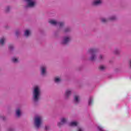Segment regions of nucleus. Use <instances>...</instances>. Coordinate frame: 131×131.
I'll use <instances>...</instances> for the list:
<instances>
[{"mask_svg": "<svg viewBox=\"0 0 131 131\" xmlns=\"http://www.w3.org/2000/svg\"><path fill=\"white\" fill-rule=\"evenodd\" d=\"M33 95L34 101L37 102L39 99V95H40V90H39L38 86H36L34 88Z\"/></svg>", "mask_w": 131, "mask_h": 131, "instance_id": "nucleus-1", "label": "nucleus"}, {"mask_svg": "<svg viewBox=\"0 0 131 131\" xmlns=\"http://www.w3.org/2000/svg\"><path fill=\"white\" fill-rule=\"evenodd\" d=\"M35 126L36 128L40 127V125L42 123V118L40 116H37L35 118L34 120Z\"/></svg>", "mask_w": 131, "mask_h": 131, "instance_id": "nucleus-2", "label": "nucleus"}, {"mask_svg": "<svg viewBox=\"0 0 131 131\" xmlns=\"http://www.w3.org/2000/svg\"><path fill=\"white\" fill-rule=\"evenodd\" d=\"M96 53H97V49H90L89 50V53L91 54V57L90 60L91 61H95L97 58V56L96 55Z\"/></svg>", "mask_w": 131, "mask_h": 131, "instance_id": "nucleus-3", "label": "nucleus"}, {"mask_svg": "<svg viewBox=\"0 0 131 131\" xmlns=\"http://www.w3.org/2000/svg\"><path fill=\"white\" fill-rule=\"evenodd\" d=\"M27 3V7L29 8H33L36 5L35 0H25Z\"/></svg>", "mask_w": 131, "mask_h": 131, "instance_id": "nucleus-4", "label": "nucleus"}, {"mask_svg": "<svg viewBox=\"0 0 131 131\" xmlns=\"http://www.w3.org/2000/svg\"><path fill=\"white\" fill-rule=\"evenodd\" d=\"M49 23L52 25H59V27H62L64 26V23H58L54 20H50Z\"/></svg>", "mask_w": 131, "mask_h": 131, "instance_id": "nucleus-5", "label": "nucleus"}, {"mask_svg": "<svg viewBox=\"0 0 131 131\" xmlns=\"http://www.w3.org/2000/svg\"><path fill=\"white\" fill-rule=\"evenodd\" d=\"M66 122H67V119L62 118L61 119V122L58 123L57 124V125L59 127H61V126H62V125H63V124H65V123H66Z\"/></svg>", "mask_w": 131, "mask_h": 131, "instance_id": "nucleus-6", "label": "nucleus"}, {"mask_svg": "<svg viewBox=\"0 0 131 131\" xmlns=\"http://www.w3.org/2000/svg\"><path fill=\"white\" fill-rule=\"evenodd\" d=\"M69 41H70V38L68 37H64L62 41V43L63 45H66V43H68Z\"/></svg>", "mask_w": 131, "mask_h": 131, "instance_id": "nucleus-7", "label": "nucleus"}, {"mask_svg": "<svg viewBox=\"0 0 131 131\" xmlns=\"http://www.w3.org/2000/svg\"><path fill=\"white\" fill-rule=\"evenodd\" d=\"M102 4V0H95L93 2V6H99Z\"/></svg>", "mask_w": 131, "mask_h": 131, "instance_id": "nucleus-8", "label": "nucleus"}, {"mask_svg": "<svg viewBox=\"0 0 131 131\" xmlns=\"http://www.w3.org/2000/svg\"><path fill=\"white\" fill-rule=\"evenodd\" d=\"M80 101V98L78 95H75L74 96V101L76 104H77L79 103V101Z\"/></svg>", "mask_w": 131, "mask_h": 131, "instance_id": "nucleus-9", "label": "nucleus"}, {"mask_svg": "<svg viewBox=\"0 0 131 131\" xmlns=\"http://www.w3.org/2000/svg\"><path fill=\"white\" fill-rule=\"evenodd\" d=\"M46 67H41V75H45V74H46Z\"/></svg>", "mask_w": 131, "mask_h": 131, "instance_id": "nucleus-10", "label": "nucleus"}, {"mask_svg": "<svg viewBox=\"0 0 131 131\" xmlns=\"http://www.w3.org/2000/svg\"><path fill=\"white\" fill-rule=\"evenodd\" d=\"M16 114L17 117H20L21 116V111H20V108H18L16 111Z\"/></svg>", "mask_w": 131, "mask_h": 131, "instance_id": "nucleus-11", "label": "nucleus"}, {"mask_svg": "<svg viewBox=\"0 0 131 131\" xmlns=\"http://www.w3.org/2000/svg\"><path fill=\"white\" fill-rule=\"evenodd\" d=\"M6 41V38L5 37H3L0 39V45L1 46H4L5 44V41Z\"/></svg>", "mask_w": 131, "mask_h": 131, "instance_id": "nucleus-12", "label": "nucleus"}, {"mask_svg": "<svg viewBox=\"0 0 131 131\" xmlns=\"http://www.w3.org/2000/svg\"><path fill=\"white\" fill-rule=\"evenodd\" d=\"M70 95H71V91L68 90H67L66 92V96L67 97V98H68V97H69V96H70Z\"/></svg>", "mask_w": 131, "mask_h": 131, "instance_id": "nucleus-13", "label": "nucleus"}, {"mask_svg": "<svg viewBox=\"0 0 131 131\" xmlns=\"http://www.w3.org/2000/svg\"><path fill=\"white\" fill-rule=\"evenodd\" d=\"M78 123L77 122H72L70 123V126H77Z\"/></svg>", "mask_w": 131, "mask_h": 131, "instance_id": "nucleus-14", "label": "nucleus"}, {"mask_svg": "<svg viewBox=\"0 0 131 131\" xmlns=\"http://www.w3.org/2000/svg\"><path fill=\"white\" fill-rule=\"evenodd\" d=\"M25 35L26 36V37H28L29 35H30V32L29 31V30H26V31L25 32Z\"/></svg>", "mask_w": 131, "mask_h": 131, "instance_id": "nucleus-15", "label": "nucleus"}, {"mask_svg": "<svg viewBox=\"0 0 131 131\" xmlns=\"http://www.w3.org/2000/svg\"><path fill=\"white\" fill-rule=\"evenodd\" d=\"M88 104L89 105H92L93 104V99L92 98H90L88 101Z\"/></svg>", "mask_w": 131, "mask_h": 131, "instance_id": "nucleus-16", "label": "nucleus"}, {"mask_svg": "<svg viewBox=\"0 0 131 131\" xmlns=\"http://www.w3.org/2000/svg\"><path fill=\"white\" fill-rule=\"evenodd\" d=\"M12 61L13 62V63H17V62H18V59H17L16 58H13Z\"/></svg>", "mask_w": 131, "mask_h": 131, "instance_id": "nucleus-17", "label": "nucleus"}, {"mask_svg": "<svg viewBox=\"0 0 131 131\" xmlns=\"http://www.w3.org/2000/svg\"><path fill=\"white\" fill-rule=\"evenodd\" d=\"M55 82H60V81H61V79L59 78H55Z\"/></svg>", "mask_w": 131, "mask_h": 131, "instance_id": "nucleus-18", "label": "nucleus"}, {"mask_svg": "<svg viewBox=\"0 0 131 131\" xmlns=\"http://www.w3.org/2000/svg\"><path fill=\"white\" fill-rule=\"evenodd\" d=\"M105 68H106V67H105L104 66H101L99 67L100 70H104Z\"/></svg>", "mask_w": 131, "mask_h": 131, "instance_id": "nucleus-19", "label": "nucleus"}, {"mask_svg": "<svg viewBox=\"0 0 131 131\" xmlns=\"http://www.w3.org/2000/svg\"><path fill=\"white\" fill-rule=\"evenodd\" d=\"M116 19V17L115 16H112V17H111L109 20L110 21H113L114 20H115Z\"/></svg>", "mask_w": 131, "mask_h": 131, "instance_id": "nucleus-20", "label": "nucleus"}, {"mask_svg": "<svg viewBox=\"0 0 131 131\" xmlns=\"http://www.w3.org/2000/svg\"><path fill=\"white\" fill-rule=\"evenodd\" d=\"M101 21L103 22V23H106V22H107V19H106V18H102L101 19Z\"/></svg>", "mask_w": 131, "mask_h": 131, "instance_id": "nucleus-21", "label": "nucleus"}, {"mask_svg": "<svg viewBox=\"0 0 131 131\" xmlns=\"http://www.w3.org/2000/svg\"><path fill=\"white\" fill-rule=\"evenodd\" d=\"M69 31H70V29L69 28H67V29H66L65 30H64V32H69Z\"/></svg>", "mask_w": 131, "mask_h": 131, "instance_id": "nucleus-22", "label": "nucleus"}, {"mask_svg": "<svg viewBox=\"0 0 131 131\" xmlns=\"http://www.w3.org/2000/svg\"><path fill=\"white\" fill-rule=\"evenodd\" d=\"M13 45H10L9 46V49L10 50H12L13 49Z\"/></svg>", "mask_w": 131, "mask_h": 131, "instance_id": "nucleus-23", "label": "nucleus"}, {"mask_svg": "<svg viewBox=\"0 0 131 131\" xmlns=\"http://www.w3.org/2000/svg\"><path fill=\"white\" fill-rule=\"evenodd\" d=\"M9 11H10V7H7L6 9V12H8Z\"/></svg>", "mask_w": 131, "mask_h": 131, "instance_id": "nucleus-24", "label": "nucleus"}, {"mask_svg": "<svg viewBox=\"0 0 131 131\" xmlns=\"http://www.w3.org/2000/svg\"><path fill=\"white\" fill-rule=\"evenodd\" d=\"M45 129H46V130H48V129H50V126H46L45 127Z\"/></svg>", "mask_w": 131, "mask_h": 131, "instance_id": "nucleus-25", "label": "nucleus"}, {"mask_svg": "<svg viewBox=\"0 0 131 131\" xmlns=\"http://www.w3.org/2000/svg\"><path fill=\"white\" fill-rule=\"evenodd\" d=\"M103 58H104V57L102 55H100V60H102V59H103Z\"/></svg>", "mask_w": 131, "mask_h": 131, "instance_id": "nucleus-26", "label": "nucleus"}, {"mask_svg": "<svg viewBox=\"0 0 131 131\" xmlns=\"http://www.w3.org/2000/svg\"><path fill=\"white\" fill-rule=\"evenodd\" d=\"M15 33H16V35H18V34H19V31H17Z\"/></svg>", "mask_w": 131, "mask_h": 131, "instance_id": "nucleus-27", "label": "nucleus"}, {"mask_svg": "<svg viewBox=\"0 0 131 131\" xmlns=\"http://www.w3.org/2000/svg\"><path fill=\"white\" fill-rule=\"evenodd\" d=\"M115 54H118V50H115Z\"/></svg>", "mask_w": 131, "mask_h": 131, "instance_id": "nucleus-28", "label": "nucleus"}, {"mask_svg": "<svg viewBox=\"0 0 131 131\" xmlns=\"http://www.w3.org/2000/svg\"><path fill=\"white\" fill-rule=\"evenodd\" d=\"M78 131H83L81 128H79Z\"/></svg>", "mask_w": 131, "mask_h": 131, "instance_id": "nucleus-29", "label": "nucleus"}, {"mask_svg": "<svg viewBox=\"0 0 131 131\" xmlns=\"http://www.w3.org/2000/svg\"><path fill=\"white\" fill-rule=\"evenodd\" d=\"M9 131H11V130H9Z\"/></svg>", "mask_w": 131, "mask_h": 131, "instance_id": "nucleus-30", "label": "nucleus"}]
</instances>
